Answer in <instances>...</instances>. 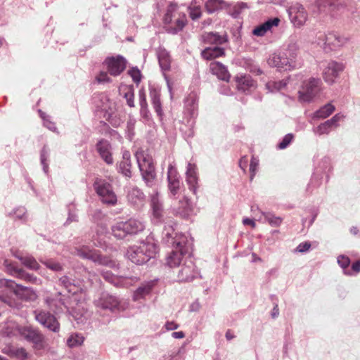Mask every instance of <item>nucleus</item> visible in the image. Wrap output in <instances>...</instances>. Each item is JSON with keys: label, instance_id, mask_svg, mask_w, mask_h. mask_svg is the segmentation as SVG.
I'll use <instances>...</instances> for the list:
<instances>
[{"label": "nucleus", "instance_id": "nucleus-46", "mask_svg": "<svg viewBox=\"0 0 360 360\" xmlns=\"http://www.w3.org/2000/svg\"><path fill=\"white\" fill-rule=\"evenodd\" d=\"M333 126L327 120L317 127L315 132L319 135L328 134Z\"/></svg>", "mask_w": 360, "mask_h": 360}, {"label": "nucleus", "instance_id": "nucleus-12", "mask_svg": "<svg viewBox=\"0 0 360 360\" xmlns=\"http://www.w3.org/2000/svg\"><path fill=\"white\" fill-rule=\"evenodd\" d=\"M104 63L110 75L114 77L120 75L126 68L125 61L120 56L107 58Z\"/></svg>", "mask_w": 360, "mask_h": 360}, {"label": "nucleus", "instance_id": "nucleus-2", "mask_svg": "<svg viewBox=\"0 0 360 360\" xmlns=\"http://www.w3.org/2000/svg\"><path fill=\"white\" fill-rule=\"evenodd\" d=\"M0 289L2 297L8 296L13 293L18 297L25 301H34L38 296L35 291L32 288L18 285L14 281L8 279L0 280Z\"/></svg>", "mask_w": 360, "mask_h": 360}, {"label": "nucleus", "instance_id": "nucleus-25", "mask_svg": "<svg viewBox=\"0 0 360 360\" xmlns=\"http://www.w3.org/2000/svg\"><path fill=\"white\" fill-rule=\"evenodd\" d=\"M167 179L169 190L173 195H175L179 189L180 181L176 171L172 166L169 167Z\"/></svg>", "mask_w": 360, "mask_h": 360}, {"label": "nucleus", "instance_id": "nucleus-44", "mask_svg": "<svg viewBox=\"0 0 360 360\" xmlns=\"http://www.w3.org/2000/svg\"><path fill=\"white\" fill-rule=\"evenodd\" d=\"M335 2V0H316V5L321 11H333Z\"/></svg>", "mask_w": 360, "mask_h": 360}, {"label": "nucleus", "instance_id": "nucleus-1", "mask_svg": "<svg viewBox=\"0 0 360 360\" xmlns=\"http://www.w3.org/2000/svg\"><path fill=\"white\" fill-rule=\"evenodd\" d=\"M158 247L152 242H141L139 245L130 247L127 252V257L133 263L142 264L155 257Z\"/></svg>", "mask_w": 360, "mask_h": 360}, {"label": "nucleus", "instance_id": "nucleus-24", "mask_svg": "<svg viewBox=\"0 0 360 360\" xmlns=\"http://www.w3.org/2000/svg\"><path fill=\"white\" fill-rule=\"evenodd\" d=\"M119 300L115 296L103 294L97 301V306L102 309H108L113 310L119 305Z\"/></svg>", "mask_w": 360, "mask_h": 360}, {"label": "nucleus", "instance_id": "nucleus-5", "mask_svg": "<svg viewBox=\"0 0 360 360\" xmlns=\"http://www.w3.org/2000/svg\"><path fill=\"white\" fill-rule=\"evenodd\" d=\"M112 234L117 239H123L127 235L136 234L144 229V225L139 220L130 219L119 221L112 226Z\"/></svg>", "mask_w": 360, "mask_h": 360}, {"label": "nucleus", "instance_id": "nucleus-61", "mask_svg": "<svg viewBox=\"0 0 360 360\" xmlns=\"http://www.w3.org/2000/svg\"><path fill=\"white\" fill-rule=\"evenodd\" d=\"M243 223L244 225L250 226L252 228H255L256 226L255 221L249 218L244 219Z\"/></svg>", "mask_w": 360, "mask_h": 360}, {"label": "nucleus", "instance_id": "nucleus-4", "mask_svg": "<svg viewBox=\"0 0 360 360\" xmlns=\"http://www.w3.org/2000/svg\"><path fill=\"white\" fill-rule=\"evenodd\" d=\"M136 158L142 177L148 186H152L155 178V166L152 157L143 150L136 153Z\"/></svg>", "mask_w": 360, "mask_h": 360}, {"label": "nucleus", "instance_id": "nucleus-59", "mask_svg": "<svg viewBox=\"0 0 360 360\" xmlns=\"http://www.w3.org/2000/svg\"><path fill=\"white\" fill-rule=\"evenodd\" d=\"M257 165H258L257 162H256L254 159H252L251 160L250 164V171L251 172V176H252L251 178H252V176L255 174V171H256Z\"/></svg>", "mask_w": 360, "mask_h": 360}, {"label": "nucleus", "instance_id": "nucleus-23", "mask_svg": "<svg viewBox=\"0 0 360 360\" xmlns=\"http://www.w3.org/2000/svg\"><path fill=\"white\" fill-rule=\"evenodd\" d=\"M96 148L102 159L108 165L113 162V158L110 152V144L105 140H101L96 145Z\"/></svg>", "mask_w": 360, "mask_h": 360}, {"label": "nucleus", "instance_id": "nucleus-32", "mask_svg": "<svg viewBox=\"0 0 360 360\" xmlns=\"http://www.w3.org/2000/svg\"><path fill=\"white\" fill-rule=\"evenodd\" d=\"M288 81V79H283L278 82L269 81L266 84L265 87L268 92L275 93L283 89L286 86Z\"/></svg>", "mask_w": 360, "mask_h": 360}, {"label": "nucleus", "instance_id": "nucleus-26", "mask_svg": "<svg viewBox=\"0 0 360 360\" xmlns=\"http://www.w3.org/2000/svg\"><path fill=\"white\" fill-rule=\"evenodd\" d=\"M237 88L238 90L245 92L256 87L255 82L249 75H241L236 78Z\"/></svg>", "mask_w": 360, "mask_h": 360}, {"label": "nucleus", "instance_id": "nucleus-55", "mask_svg": "<svg viewBox=\"0 0 360 360\" xmlns=\"http://www.w3.org/2000/svg\"><path fill=\"white\" fill-rule=\"evenodd\" d=\"M343 118V115L340 114H336L334 115L331 119L328 120V121L334 127H337L338 124L337 123Z\"/></svg>", "mask_w": 360, "mask_h": 360}, {"label": "nucleus", "instance_id": "nucleus-14", "mask_svg": "<svg viewBox=\"0 0 360 360\" xmlns=\"http://www.w3.org/2000/svg\"><path fill=\"white\" fill-rule=\"evenodd\" d=\"M348 41L347 37L340 36L338 34L330 32L325 37L324 49L326 50H335L343 45Z\"/></svg>", "mask_w": 360, "mask_h": 360}, {"label": "nucleus", "instance_id": "nucleus-52", "mask_svg": "<svg viewBox=\"0 0 360 360\" xmlns=\"http://www.w3.org/2000/svg\"><path fill=\"white\" fill-rule=\"evenodd\" d=\"M338 263L342 269H345L349 266L350 259L347 256L340 255L338 257Z\"/></svg>", "mask_w": 360, "mask_h": 360}, {"label": "nucleus", "instance_id": "nucleus-38", "mask_svg": "<svg viewBox=\"0 0 360 360\" xmlns=\"http://www.w3.org/2000/svg\"><path fill=\"white\" fill-rule=\"evenodd\" d=\"M204 39L207 43L215 44H222L226 41V39L224 37L212 32L206 34L204 36Z\"/></svg>", "mask_w": 360, "mask_h": 360}, {"label": "nucleus", "instance_id": "nucleus-37", "mask_svg": "<svg viewBox=\"0 0 360 360\" xmlns=\"http://www.w3.org/2000/svg\"><path fill=\"white\" fill-rule=\"evenodd\" d=\"M223 0H207L205 6L207 13H212L222 8Z\"/></svg>", "mask_w": 360, "mask_h": 360}, {"label": "nucleus", "instance_id": "nucleus-56", "mask_svg": "<svg viewBox=\"0 0 360 360\" xmlns=\"http://www.w3.org/2000/svg\"><path fill=\"white\" fill-rule=\"evenodd\" d=\"M311 247V244L308 242H304L300 243L297 248V250L298 252H303L305 251H307Z\"/></svg>", "mask_w": 360, "mask_h": 360}, {"label": "nucleus", "instance_id": "nucleus-29", "mask_svg": "<svg viewBox=\"0 0 360 360\" xmlns=\"http://www.w3.org/2000/svg\"><path fill=\"white\" fill-rule=\"evenodd\" d=\"M20 326L13 321H8L2 326L1 331L8 337L18 336Z\"/></svg>", "mask_w": 360, "mask_h": 360}, {"label": "nucleus", "instance_id": "nucleus-7", "mask_svg": "<svg viewBox=\"0 0 360 360\" xmlns=\"http://www.w3.org/2000/svg\"><path fill=\"white\" fill-rule=\"evenodd\" d=\"M18 336L24 338L28 342H32L37 349H44L46 347L44 335L37 328L29 326H20L18 330Z\"/></svg>", "mask_w": 360, "mask_h": 360}, {"label": "nucleus", "instance_id": "nucleus-30", "mask_svg": "<svg viewBox=\"0 0 360 360\" xmlns=\"http://www.w3.org/2000/svg\"><path fill=\"white\" fill-rule=\"evenodd\" d=\"M158 58L161 68L163 70H169L171 65V58L169 53L164 49H160L158 52Z\"/></svg>", "mask_w": 360, "mask_h": 360}, {"label": "nucleus", "instance_id": "nucleus-6", "mask_svg": "<svg viewBox=\"0 0 360 360\" xmlns=\"http://www.w3.org/2000/svg\"><path fill=\"white\" fill-rule=\"evenodd\" d=\"M321 90V80L311 77L302 82L298 91V100L301 103H309L320 94Z\"/></svg>", "mask_w": 360, "mask_h": 360}, {"label": "nucleus", "instance_id": "nucleus-58", "mask_svg": "<svg viewBox=\"0 0 360 360\" xmlns=\"http://www.w3.org/2000/svg\"><path fill=\"white\" fill-rule=\"evenodd\" d=\"M103 278L108 282L113 283L115 282V278L114 276L110 272H105L103 274Z\"/></svg>", "mask_w": 360, "mask_h": 360}, {"label": "nucleus", "instance_id": "nucleus-27", "mask_svg": "<svg viewBox=\"0 0 360 360\" xmlns=\"http://www.w3.org/2000/svg\"><path fill=\"white\" fill-rule=\"evenodd\" d=\"M195 274L194 265L191 262L190 264L182 266L179 272L178 278L181 282H189L195 278Z\"/></svg>", "mask_w": 360, "mask_h": 360}, {"label": "nucleus", "instance_id": "nucleus-3", "mask_svg": "<svg viewBox=\"0 0 360 360\" xmlns=\"http://www.w3.org/2000/svg\"><path fill=\"white\" fill-rule=\"evenodd\" d=\"M163 21L168 25L171 32L176 34L186 26L187 18L186 14L179 10L176 4L171 3L167 6Z\"/></svg>", "mask_w": 360, "mask_h": 360}, {"label": "nucleus", "instance_id": "nucleus-9", "mask_svg": "<svg viewBox=\"0 0 360 360\" xmlns=\"http://www.w3.org/2000/svg\"><path fill=\"white\" fill-rule=\"evenodd\" d=\"M98 195L101 198L103 202L114 205L117 202V196L112 189L111 185L105 180L97 179L94 184Z\"/></svg>", "mask_w": 360, "mask_h": 360}, {"label": "nucleus", "instance_id": "nucleus-41", "mask_svg": "<svg viewBox=\"0 0 360 360\" xmlns=\"http://www.w3.org/2000/svg\"><path fill=\"white\" fill-rule=\"evenodd\" d=\"M152 289V285L150 283H147L140 286L134 294V300H138L145 295L149 294Z\"/></svg>", "mask_w": 360, "mask_h": 360}, {"label": "nucleus", "instance_id": "nucleus-43", "mask_svg": "<svg viewBox=\"0 0 360 360\" xmlns=\"http://www.w3.org/2000/svg\"><path fill=\"white\" fill-rule=\"evenodd\" d=\"M188 9L189 16L193 20H195L201 18L202 9L200 6L196 5L195 3H191Z\"/></svg>", "mask_w": 360, "mask_h": 360}, {"label": "nucleus", "instance_id": "nucleus-18", "mask_svg": "<svg viewBox=\"0 0 360 360\" xmlns=\"http://www.w3.org/2000/svg\"><path fill=\"white\" fill-rule=\"evenodd\" d=\"M183 248L184 245L181 243H177L176 249L172 250L167 257L166 264L169 267H176L180 264L184 255Z\"/></svg>", "mask_w": 360, "mask_h": 360}, {"label": "nucleus", "instance_id": "nucleus-50", "mask_svg": "<svg viewBox=\"0 0 360 360\" xmlns=\"http://www.w3.org/2000/svg\"><path fill=\"white\" fill-rule=\"evenodd\" d=\"M139 97L141 111L146 110L148 107V103L146 101V95L144 90L142 89L139 91Z\"/></svg>", "mask_w": 360, "mask_h": 360}, {"label": "nucleus", "instance_id": "nucleus-64", "mask_svg": "<svg viewBox=\"0 0 360 360\" xmlns=\"http://www.w3.org/2000/svg\"><path fill=\"white\" fill-rule=\"evenodd\" d=\"M172 337L177 339H181L185 337V334L182 331L173 332L172 334Z\"/></svg>", "mask_w": 360, "mask_h": 360}, {"label": "nucleus", "instance_id": "nucleus-28", "mask_svg": "<svg viewBox=\"0 0 360 360\" xmlns=\"http://www.w3.org/2000/svg\"><path fill=\"white\" fill-rule=\"evenodd\" d=\"M224 49L218 46L207 48L204 49L201 53L202 57L204 59L208 60H211L220 56H224Z\"/></svg>", "mask_w": 360, "mask_h": 360}, {"label": "nucleus", "instance_id": "nucleus-54", "mask_svg": "<svg viewBox=\"0 0 360 360\" xmlns=\"http://www.w3.org/2000/svg\"><path fill=\"white\" fill-rule=\"evenodd\" d=\"M130 75L134 82L139 83L141 81V73L138 69H133L131 70Z\"/></svg>", "mask_w": 360, "mask_h": 360}, {"label": "nucleus", "instance_id": "nucleus-45", "mask_svg": "<svg viewBox=\"0 0 360 360\" xmlns=\"http://www.w3.org/2000/svg\"><path fill=\"white\" fill-rule=\"evenodd\" d=\"M45 302L47 307L53 311L58 310L63 304L60 298H52L49 297L46 298Z\"/></svg>", "mask_w": 360, "mask_h": 360}, {"label": "nucleus", "instance_id": "nucleus-35", "mask_svg": "<svg viewBox=\"0 0 360 360\" xmlns=\"http://www.w3.org/2000/svg\"><path fill=\"white\" fill-rule=\"evenodd\" d=\"M15 257L18 258L21 261L22 264L26 267L32 270L39 269V264L33 257L22 255H15Z\"/></svg>", "mask_w": 360, "mask_h": 360}, {"label": "nucleus", "instance_id": "nucleus-53", "mask_svg": "<svg viewBox=\"0 0 360 360\" xmlns=\"http://www.w3.org/2000/svg\"><path fill=\"white\" fill-rule=\"evenodd\" d=\"M44 264L49 269L56 271H60L62 269L60 264L58 262H55L49 260V261L44 262Z\"/></svg>", "mask_w": 360, "mask_h": 360}, {"label": "nucleus", "instance_id": "nucleus-11", "mask_svg": "<svg viewBox=\"0 0 360 360\" xmlns=\"http://www.w3.org/2000/svg\"><path fill=\"white\" fill-rule=\"evenodd\" d=\"M290 22L296 27L304 26L308 20V13L304 7L300 4H295L288 8Z\"/></svg>", "mask_w": 360, "mask_h": 360}, {"label": "nucleus", "instance_id": "nucleus-31", "mask_svg": "<svg viewBox=\"0 0 360 360\" xmlns=\"http://www.w3.org/2000/svg\"><path fill=\"white\" fill-rule=\"evenodd\" d=\"M150 96L155 112L158 116L161 117L162 115V110L160 91L155 89H152L150 91Z\"/></svg>", "mask_w": 360, "mask_h": 360}, {"label": "nucleus", "instance_id": "nucleus-33", "mask_svg": "<svg viewBox=\"0 0 360 360\" xmlns=\"http://www.w3.org/2000/svg\"><path fill=\"white\" fill-rule=\"evenodd\" d=\"M131 166L130 153L128 151H124L122 155V160L120 163V169L125 176H129Z\"/></svg>", "mask_w": 360, "mask_h": 360}, {"label": "nucleus", "instance_id": "nucleus-63", "mask_svg": "<svg viewBox=\"0 0 360 360\" xmlns=\"http://www.w3.org/2000/svg\"><path fill=\"white\" fill-rule=\"evenodd\" d=\"M158 194L157 193L155 195L152 196V198H151V205H152V206L161 205L160 203V202H159V199H158Z\"/></svg>", "mask_w": 360, "mask_h": 360}, {"label": "nucleus", "instance_id": "nucleus-57", "mask_svg": "<svg viewBox=\"0 0 360 360\" xmlns=\"http://www.w3.org/2000/svg\"><path fill=\"white\" fill-rule=\"evenodd\" d=\"M153 214L156 218H160L162 216V205H154L152 206Z\"/></svg>", "mask_w": 360, "mask_h": 360}, {"label": "nucleus", "instance_id": "nucleus-49", "mask_svg": "<svg viewBox=\"0 0 360 360\" xmlns=\"http://www.w3.org/2000/svg\"><path fill=\"white\" fill-rule=\"evenodd\" d=\"M124 97L126 98L127 103L129 107H134V94L132 89H128L127 92L124 93Z\"/></svg>", "mask_w": 360, "mask_h": 360}, {"label": "nucleus", "instance_id": "nucleus-16", "mask_svg": "<svg viewBox=\"0 0 360 360\" xmlns=\"http://www.w3.org/2000/svg\"><path fill=\"white\" fill-rule=\"evenodd\" d=\"M4 264L7 271L10 274L32 283H39L37 277L26 273L22 269L18 268L13 264L8 262V260H6Z\"/></svg>", "mask_w": 360, "mask_h": 360}, {"label": "nucleus", "instance_id": "nucleus-8", "mask_svg": "<svg viewBox=\"0 0 360 360\" xmlns=\"http://www.w3.org/2000/svg\"><path fill=\"white\" fill-rule=\"evenodd\" d=\"M77 255L84 259H90L99 264L111 268L116 266L115 262L106 257H102L96 250H91L89 247L82 246L76 249Z\"/></svg>", "mask_w": 360, "mask_h": 360}, {"label": "nucleus", "instance_id": "nucleus-51", "mask_svg": "<svg viewBox=\"0 0 360 360\" xmlns=\"http://www.w3.org/2000/svg\"><path fill=\"white\" fill-rule=\"evenodd\" d=\"M294 136L292 134H288L284 136L282 141L278 144L279 149L285 148L292 141Z\"/></svg>", "mask_w": 360, "mask_h": 360}, {"label": "nucleus", "instance_id": "nucleus-48", "mask_svg": "<svg viewBox=\"0 0 360 360\" xmlns=\"http://www.w3.org/2000/svg\"><path fill=\"white\" fill-rule=\"evenodd\" d=\"M98 83H110L112 82L107 72L101 71L96 77Z\"/></svg>", "mask_w": 360, "mask_h": 360}, {"label": "nucleus", "instance_id": "nucleus-60", "mask_svg": "<svg viewBox=\"0 0 360 360\" xmlns=\"http://www.w3.org/2000/svg\"><path fill=\"white\" fill-rule=\"evenodd\" d=\"M167 330H173L178 328L179 325L173 321L167 322L165 325Z\"/></svg>", "mask_w": 360, "mask_h": 360}, {"label": "nucleus", "instance_id": "nucleus-15", "mask_svg": "<svg viewBox=\"0 0 360 360\" xmlns=\"http://www.w3.org/2000/svg\"><path fill=\"white\" fill-rule=\"evenodd\" d=\"M342 70L343 66L342 64L331 61L328 63V65L323 70V79L327 83L332 84Z\"/></svg>", "mask_w": 360, "mask_h": 360}, {"label": "nucleus", "instance_id": "nucleus-39", "mask_svg": "<svg viewBox=\"0 0 360 360\" xmlns=\"http://www.w3.org/2000/svg\"><path fill=\"white\" fill-rule=\"evenodd\" d=\"M99 108L101 111L104 112L103 117L106 120H109L113 112L112 102L105 97L102 105H101Z\"/></svg>", "mask_w": 360, "mask_h": 360}, {"label": "nucleus", "instance_id": "nucleus-47", "mask_svg": "<svg viewBox=\"0 0 360 360\" xmlns=\"http://www.w3.org/2000/svg\"><path fill=\"white\" fill-rule=\"evenodd\" d=\"M265 219L272 226H278L282 223V218L279 217H276L275 215L271 213L264 214Z\"/></svg>", "mask_w": 360, "mask_h": 360}, {"label": "nucleus", "instance_id": "nucleus-62", "mask_svg": "<svg viewBox=\"0 0 360 360\" xmlns=\"http://www.w3.org/2000/svg\"><path fill=\"white\" fill-rule=\"evenodd\" d=\"M352 270L354 273L360 272V260L354 262L352 265Z\"/></svg>", "mask_w": 360, "mask_h": 360}, {"label": "nucleus", "instance_id": "nucleus-40", "mask_svg": "<svg viewBox=\"0 0 360 360\" xmlns=\"http://www.w3.org/2000/svg\"><path fill=\"white\" fill-rule=\"evenodd\" d=\"M4 353L7 354L10 356H15L21 359H25L27 357V353L24 348L17 349H4Z\"/></svg>", "mask_w": 360, "mask_h": 360}, {"label": "nucleus", "instance_id": "nucleus-17", "mask_svg": "<svg viewBox=\"0 0 360 360\" xmlns=\"http://www.w3.org/2000/svg\"><path fill=\"white\" fill-rule=\"evenodd\" d=\"M210 70L211 73L215 75L219 79L229 82L231 78L227 68L220 62L214 61L210 64Z\"/></svg>", "mask_w": 360, "mask_h": 360}, {"label": "nucleus", "instance_id": "nucleus-22", "mask_svg": "<svg viewBox=\"0 0 360 360\" xmlns=\"http://www.w3.org/2000/svg\"><path fill=\"white\" fill-rule=\"evenodd\" d=\"M193 209L190 199L186 195H184L182 199L179 200V205L176 207V212L181 217L187 218L193 212Z\"/></svg>", "mask_w": 360, "mask_h": 360}, {"label": "nucleus", "instance_id": "nucleus-21", "mask_svg": "<svg viewBox=\"0 0 360 360\" xmlns=\"http://www.w3.org/2000/svg\"><path fill=\"white\" fill-rule=\"evenodd\" d=\"M267 63L271 67L282 68L285 70H293L290 67V63L288 60V57H285V56H281L280 54H277L275 53L269 56V58L267 60Z\"/></svg>", "mask_w": 360, "mask_h": 360}, {"label": "nucleus", "instance_id": "nucleus-10", "mask_svg": "<svg viewBox=\"0 0 360 360\" xmlns=\"http://www.w3.org/2000/svg\"><path fill=\"white\" fill-rule=\"evenodd\" d=\"M34 314L35 320L44 327L54 333L59 332L60 325L54 315L44 310H36Z\"/></svg>", "mask_w": 360, "mask_h": 360}, {"label": "nucleus", "instance_id": "nucleus-13", "mask_svg": "<svg viewBox=\"0 0 360 360\" xmlns=\"http://www.w3.org/2000/svg\"><path fill=\"white\" fill-rule=\"evenodd\" d=\"M299 53V45L297 39H291L285 52V57H288V60L291 68L296 69L300 67V63L297 60Z\"/></svg>", "mask_w": 360, "mask_h": 360}, {"label": "nucleus", "instance_id": "nucleus-36", "mask_svg": "<svg viewBox=\"0 0 360 360\" xmlns=\"http://www.w3.org/2000/svg\"><path fill=\"white\" fill-rule=\"evenodd\" d=\"M335 106L331 103H327L315 112V117L320 119H325L329 117L334 111Z\"/></svg>", "mask_w": 360, "mask_h": 360}, {"label": "nucleus", "instance_id": "nucleus-20", "mask_svg": "<svg viewBox=\"0 0 360 360\" xmlns=\"http://www.w3.org/2000/svg\"><path fill=\"white\" fill-rule=\"evenodd\" d=\"M281 20L278 18L269 19L265 22L255 27L252 34L257 37H263L267 32L271 31L273 27H278Z\"/></svg>", "mask_w": 360, "mask_h": 360}, {"label": "nucleus", "instance_id": "nucleus-34", "mask_svg": "<svg viewBox=\"0 0 360 360\" xmlns=\"http://www.w3.org/2000/svg\"><path fill=\"white\" fill-rule=\"evenodd\" d=\"M129 201L132 204L139 205L143 201V194L138 188H132L127 195Z\"/></svg>", "mask_w": 360, "mask_h": 360}, {"label": "nucleus", "instance_id": "nucleus-42", "mask_svg": "<svg viewBox=\"0 0 360 360\" xmlns=\"http://www.w3.org/2000/svg\"><path fill=\"white\" fill-rule=\"evenodd\" d=\"M84 337L79 334H72L67 340V345L69 347H75L82 345L84 342Z\"/></svg>", "mask_w": 360, "mask_h": 360}, {"label": "nucleus", "instance_id": "nucleus-19", "mask_svg": "<svg viewBox=\"0 0 360 360\" xmlns=\"http://www.w3.org/2000/svg\"><path fill=\"white\" fill-rule=\"evenodd\" d=\"M186 182L189 186V189L193 194H196V189L198 187V176H197V167L195 164L188 163L186 170Z\"/></svg>", "mask_w": 360, "mask_h": 360}]
</instances>
